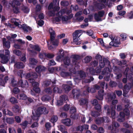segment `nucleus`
<instances>
[{"label":"nucleus","instance_id":"1","mask_svg":"<svg viewBox=\"0 0 133 133\" xmlns=\"http://www.w3.org/2000/svg\"><path fill=\"white\" fill-rule=\"evenodd\" d=\"M78 58L77 55L72 56L71 60L72 61V64H70V59L68 57H66L63 60L64 67L69 69V70L71 72L76 74V72L75 68L77 64V60Z\"/></svg>","mask_w":133,"mask_h":133},{"label":"nucleus","instance_id":"2","mask_svg":"<svg viewBox=\"0 0 133 133\" xmlns=\"http://www.w3.org/2000/svg\"><path fill=\"white\" fill-rule=\"evenodd\" d=\"M38 76L35 72H32L30 74H27L26 75V78H29V82L32 84V85L34 87L33 90L37 93H39L40 92V89L38 87L39 84L35 82V79L37 78Z\"/></svg>","mask_w":133,"mask_h":133},{"label":"nucleus","instance_id":"3","mask_svg":"<svg viewBox=\"0 0 133 133\" xmlns=\"http://www.w3.org/2000/svg\"><path fill=\"white\" fill-rule=\"evenodd\" d=\"M59 0H54L53 3H51L48 7L49 10V14L51 16H54L56 13V12L59 10L60 8L59 5Z\"/></svg>","mask_w":133,"mask_h":133},{"label":"nucleus","instance_id":"4","mask_svg":"<svg viewBox=\"0 0 133 133\" xmlns=\"http://www.w3.org/2000/svg\"><path fill=\"white\" fill-rule=\"evenodd\" d=\"M4 50H0V57L1 59V62L3 64L7 63L9 59L10 52L8 50H5V54H3Z\"/></svg>","mask_w":133,"mask_h":133},{"label":"nucleus","instance_id":"5","mask_svg":"<svg viewBox=\"0 0 133 133\" xmlns=\"http://www.w3.org/2000/svg\"><path fill=\"white\" fill-rule=\"evenodd\" d=\"M49 30L50 35L51 43L55 46H57L59 42L58 40L55 39L56 36L55 31L51 28H50Z\"/></svg>","mask_w":133,"mask_h":133},{"label":"nucleus","instance_id":"6","mask_svg":"<svg viewBox=\"0 0 133 133\" xmlns=\"http://www.w3.org/2000/svg\"><path fill=\"white\" fill-rule=\"evenodd\" d=\"M67 9H64L61 10L59 12L56 14V16L58 17L53 18L52 21L54 23L57 24V22H58L60 21L61 18V16L65 14H68V11Z\"/></svg>","mask_w":133,"mask_h":133},{"label":"nucleus","instance_id":"7","mask_svg":"<svg viewBox=\"0 0 133 133\" xmlns=\"http://www.w3.org/2000/svg\"><path fill=\"white\" fill-rule=\"evenodd\" d=\"M99 1L101 3H94V6L96 8V9H94V10L102 9L104 8L105 6L108 5V2L106 0H99Z\"/></svg>","mask_w":133,"mask_h":133},{"label":"nucleus","instance_id":"8","mask_svg":"<svg viewBox=\"0 0 133 133\" xmlns=\"http://www.w3.org/2000/svg\"><path fill=\"white\" fill-rule=\"evenodd\" d=\"M77 73L78 75L74 79V81L75 83V84L78 83L80 80L84 79L86 77L84 71H77Z\"/></svg>","mask_w":133,"mask_h":133},{"label":"nucleus","instance_id":"9","mask_svg":"<svg viewBox=\"0 0 133 133\" xmlns=\"http://www.w3.org/2000/svg\"><path fill=\"white\" fill-rule=\"evenodd\" d=\"M111 110L110 109L109 107L107 105H105L104 107V110L107 111V114L109 115L111 114V118L112 119H114L115 117V111L114 110L115 108V107L114 106V108L111 107Z\"/></svg>","mask_w":133,"mask_h":133},{"label":"nucleus","instance_id":"10","mask_svg":"<svg viewBox=\"0 0 133 133\" xmlns=\"http://www.w3.org/2000/svg\"><path fill=\"white\" fill-rule=\"evenodd\" d=\"M48 111L46 109L45 107H42L38 108L36 111H35V113H37L38 115H40L42 114H47L48 113Z\"/></svg>","mask_w":133,"mask_h":133},{"label":"nucleus","instance_id":"11","mask_svg":"<svg viewBox=\"0 0 133 133\" xmlns=\"http://www.w3.org/2000/svg\"><path fill=\"white\" fill-rule=\"evenodd\" d=\"M105 12L103 10H101L99 11L97 14H96L94 15L95 19L97 21H101L102 19L101 17L104 16Z\"/></svg>","mask_w":133,"mask_h":133},{"label":"nucleus","instance_id":"12","mask_svg":"<svg viewBox=\"0 0 133 133\" xmlns=\"http://www.w3.org/2000/svg\"><path fill=\"white\" fill-rule=\"evenodd\" d=\"M68 100V97L66 95L62 96L60 97V99L58 100L57 102V105H61L63 104V103Z\"/></svg>","mask_w":133,"mask_h":133},{"label":"nucleus","instance_id":"13","mask_svg":"<svg viewBox=\"0 0 133 133\" xmlns=\"http://www.w3.org/2000/svg\"><path fill=\"white\" fill-rule=\"evenodd\" d=\"M18 27L19 28H22L25 32H28L30 31L31 29L29 26H27L26 24H24L22 25L21 24L19 25Z\"/></svg>","mask_w":133,"mask_h":133},{"label":"nucleus","instance_id":"14","mask_svg":"<svg viewBox=\"0 0 133 133\" xmlns=\"http://www.w3.org/2000/svg\"><path fill=\"white\" fill-rule=\"evenodd\" d=\"M29 66L32 68H34V66L36 65L38 62V61L36 59L34 58H31L29 59Z\"/></svg>","mask_w":133,"mask_h":133},{"label":"nucleus","instance_id":"15","mask_svg":"<svg viewBox=\"0 0 133 133\" xmlns=\"http://www.w3.org/2000/svg\"><path fill=\"white\" fill-rule=\"evenodd\" d=\"M116 98V95L113 93H108L107 94V96L106 98L108 102L110 101L113 99H114Z\"/></svg>","mask_w":133,"mask_h":133},{"label":"nucleus","instance_id":"16","mask_svg":"<svg viewBox=\"0 0 133 133\" xmlns=\"http://www.w3.org/2000/svg\"><path fill=\"white\" fill-rule=\"evenodd\" d=\"M62 122L65 125L68 126L71 125L72 123L70 119L66 118L62 120Z\"/></svg>","mask_w":133,"mask_h":133},{"label":"nucleus","instance_id":"17","mask_svg":"<svg viewBox=\"0 0 133 133\" xmlns=\"http://www.w3.org/2000/svg\"><path fill=\"white\" fill-rule=\"evenodd\" d=\"M72 93L74 99H77L80 95L79 90L78 89H74L73 90Z\"/></svg>","mask_w":133,"mask_h":133},{"label":"nucleus","instance_id":"18","mask_svg":"<svg viewBox=\"0 0 133 133\" xmlns=\"http://www.w3.org/2000/svg\"><path fill=\"white\" fill-rule=\"evenodd\" d=\"M104 94V91L103 90H101L98 91V95L96 98L99 100H102L103 99V97Z\"/></svg>","mask_w":133,"mask_h":133},{"label":"nucleus","instance_id":"19","mask_svg":"<svg viewBox=\"0 0 133 133\" xmlns=\"http://www.w3.org/2000/svg\"><path fill=\"white\" fill-rule=\"evenodd\" d=\"M109 61L106 58H103V61L102 60L99 61V66L101 68H103L106 64H109Z\"/></svg>","mask_w":133,"mask_h":133},{"label":"nucleus","instance_id":"20","mask_svg":"<svg viewBox=\"0 0 133 133\" xmlns=\"http://www.w3.org/2000/svg\"><path fill=\"white\" fill-rule=\"evenodd\" d=\"M19 84L22 88H26L28 86V82L26 81H23L22 80H19Z\"/></svg>","mask_w":133,"mask_h":133},{"label":"nucleus","instance_id":"21","mask_svg":"<svg viewBox=\"0 0 133 133\" xmlns=\"http://www.w3.org/2000/svg\"><path fill=\"white\" fill-rule=\"evenodd\" d=\"M46 68L42 65H39L35 68L36 71L38 73H40L41 72L44 71Z\"/></svg>","mask_w":133,"mask_h":133},{"label":"nucleus","instance_id":"22","mask_svg":"<svg viewBox=\"0 0 133 133\" xmlns=\"http://www.w3.org/2000/svg\"><path fill=\"white\" fill-rule=\"evenodd\" d=\"M32 114L33 116H32V119H31V121H30L29 122L30 124H31L32 122V120H34V121H37L38 120V118L39 115H38L37 113H35H35H34V112H33Z\"/></svg>","mask_w":133,"mask_h":133},{"label":"nucleus","instance_id":"23","mask_svg":"<svg viewBox=\"0 0 133 133\" xmlns=\"http://www.w3.org/2000/svg\"><path fill=\"white\" fill-rule=\"evenodd\" d=\"M3 46L4 48L9 49L10 47V43L9 41H6L5 38L3 39Z\"/></svg>","mask_w":133,"mask_h":133},{"label":"nucleus","instance_id":"24","mask_svg":"<svg viewBox=\"0 0 133 133\" xmlns=\"http://www.w3.org/2000/svg\"><path fill=\"white\" fill-rule=\"evenodd\" d=\"M101 68H96L95 70L93 69V68H90L89 70L90 73L92 75H95V71L97 74L99 73L101 71Z\"/></svg>","mask_w":133,"mask_h":133},{"label":"nucleus","instance_id":"25","mask_svg":"<svg viewBox=\"0 0 133 133\" xmlns=\"http://www.w3.org/2000/svg\"><path fill=\"white\" fill-rule=\"evenodd\" d=\"M86 91H84L83 92V94L84 95H86L88 92H91L92 93H94L95 92V90L94 88H90V87H88L86 88Z\"/></svg>","mask_w":133,"mask_h":133},{"label":"nucleus","instance_id":"26","mask_svg":"<svg viewBox=\"0 0 133 133\" xmlns=\"http://www.w3.org/2000/svg\"><path fill=\"white\" fill-rule=\"evenodd\" d=\"M73 16L72 14L70 15V16H64L62 17L61 16L62 18V22L63 23H66Z\"/></svg>","mask_w":133,"mask_h":133},{"label":"nucleus","instance_id":"27","mask_svg":"<svg viewBox=\"0 0 133 133\" xmlns=\"http://www.w3.org/2000/svg\"><path fill=\"white\" fill-rule=\"evenodd\" d=\"M23 0H13L11 2H10V3L12 6H14L15 5H19L23 1Z\"/></svg>","mask_w":133,"mask_h":133},{"label":"nucleus","instance_id":"28","mask_svg":"<svg viewBox=\"0 0 133 133\" xmlns=\"http://www.w3.org/2000/svg\"><path fill=\"white\" fill-rule=\"evenodd\" d=\"M12 110L14 112L18 114L20 112V108L17 105H15L12 107Z\"/></svg>","mask_w":133,"mask_h":133},{"label":"nucleus","instance_id":"29","mask_svg":"<svg viewBox=\"0 0 133 133\" xmlns=\"http://www.w3.org/2000/svg\"><path fill=\"white\" fill-rule=\"evenodd\" d=\"M81 105H85L87 106L88 103V100L86 99L82 98L79 101Z\"/></svg>","mask_w":133,"mask_h":133},{"label":"nucleus","instance_id":"30","mask_svg":"<svg viewBox=\"0 0 133 133\" xmlns=\"http://www.w3.org/2000/svg\"><path fill=\"white\" fill-rule=\"evenodd\" d=\"M11 22L14 23V24L16 26H19V25L20 24L19 23H21V22L18 19H17L15 18H13L11 19Z\"/></svg>","mask_w":133,"mask_h":133},{"label":"nucleus","instance_id":"31","mask_svg":"<svg viewBox=\"0 0 133 133\" xmlns=\"http://www.w3.org/2000/svg\"><path fill=\"white\" fill-rule=\"evenodd\" d=\"M83 32V31L81 30H77L73 33V35L79 37L82 35Z\"/></svg>","mask_w":133,"mask_h":133},{"label":"nucleus","instance_id":"32","mask_svg":"<svg viewBox=\"0 0 133 133\" xmlns=\"http://www.w3.org/2000/svg\"><path fill=\"white\" fill-rule=\"evenodd\" d=\"M46 53L42 52L39 53V58L42 60V61L43 62L45 59L46 58Z\"/></svg>","mask_w":133,"mask_h":133},{"label":"nucleus","instance_id":"33","mask_svg":"<svg viewBox=\"0 0 133 133\" xmlns=\"http://www.w3.org/2000/svg\"><path fill=\"white\" fill-rule=\"evenodd\" d=\"M17 98L19 99L25 100L27 98L26 96L24 94H20L17 96Z\"/></svg>","mask_w":133,"mask_h":133},{"label":"nucleus","instance_id":"34","mask_svg":"<svg viewBox=\"0 0 133 133\" xmlns=\"http://www.w3.org/2000/svg\"><path fill=\"white\" fill-rule=\"evenodd\" d=\"M119 115L120 117L118 119V121L121 122L124 121L125 120V117L124 113L122 112H120Z\"/></svg>","mask_w":133,"mask_h":133},{"label":"nucleus","instance_id":"35","mask_svg":"<svg viewBox=\"0 0 133 133\" xmlns=\"http://www.w3.org/2000/svg\"><path fill=\"white\" fill-rule=\"evenodd\" d=\"M112 125L114 128V131H116L118 130L117 129L120 126L119 124L116 122L114 120H112Z\"/></svg>","mask_w":133,"mask_h":133},{"label":"nucleus","instance_id":"36","mask_svg":"<svg viewBox=\"0 0 133 133\" xmlns=\"http://www.w3.org/2000/svg\"><path fill=\"white\" fill-rule=\"evenodd\" d=\"M14 66L17 68H22L24 67V65L22 62H18L15 64Z\"/></svg>","mask_w":133,"mask_h":133},{"label":"nucleus","instance_id":"37","mask_svg":"<svg viewBox=\"0 0 133 133\" xmlns=\"http://www.w3.org/2000/svg\"><path fill=\"white\" fill-rule=\"evenodd\" d=\"M96 123L97 124H100L104 122H107V121L104 120V119H102V118H97L95 121Z\"/></svg>","mask_w":133,"mask_h":133},{"label":"nucleus","instance_id":"38","mask_svg":"<svg viewBox=\"0 0 133 133\" xmlns=\"http://www.w3.org/2000/svg\"><path fill=\"white\" fill-rule=\"evenodd\" d=\"M51 99V97L47 95H44L41 98V99L43 101H48Z\"/></svg>","mask_w":133,"mask_h":133},{"label":"nucleus","instance_id":"39","mask_svg":"<svg viewBox=\"0 0 133 133\" xmlns=\"http://www.w3.org/2000/svg\"><path fill=\"white\" fill-rule=\"evenodd\" d=\"M129 87L127 85H125L123 89V95L124 96H125V95L127 94L129 89Z\"/></svg>","mask_w":133,"mask_h":133},{"label":"nucleus","instance_id":"40","mask_svg":"<svg viewBox=\"0 0 133 133\" xmlns=\"http://www.w3.org/2000/svg\"><path fill=\"white\" fill-rule=\"evenodd\" d=\"M62 87L66 92H68L71 89L70 87L67 85L63 84Z\"/></svg>","mask_w":133,"mask_h":133},{"label":"nucleus","instance_id":"41","mask_svg":"<svg viewBox=\"0 0 133 133\" xmlns=\"http://www.w3.org/2000/svg\"><path fill=\"white\" fill-rule=\"evenodd\" d=\"M32 48L38 51H39L41 50V49L39 46L38 45H32L31 46Z\"/></svg>","mask_w":133,"mask_h":133},{"label":"nucleus","instance_id":"42","mask_svg":"<svg viewBox=\"0 0 133 133\" xmlns=\"http://www.w3.org/2000/svg\"><path fill=\"white\" fill-rule=\"evenodd\" d=\"M120 38L119 37H117L115 39H114L113 41L117 45H118V44H119L121 43Z\"/></svg>","mask_w":133,"mask_h":133},{"label":"nucleus","instance_id":"43","mask_svg":"<svg viewBox=\"0 0 133 133\" xmlns=\"http://www.w3.org/2000/svg\"><path fill=\"white\" fill-rule=\"evenodd\" d=\"M61 75L63 77H65L71 75L70 73L68 72H65L63 71H62L61 73Z\"/></svg>","mask_w":133,"mask_h":133},{"label":"nucleus","instance_id":"44","mask_svg":"<svg viewBox=\"0 0 133 133\" xmlns=\"http://www.w3.org/2000/svg\"><path fill=\"white\" fill-rule=\"evenodd\" d=\"M6 121L7 123L9 124H11L14 123V119L12 117L8 118H6Z\"/></svg>","mask_w":133,"mask_h":133},{"label":"nucleus","instance_id":"45","mask_svg":"<svg viewBox=\"0 0 133 133\" xmlns=\"http://www.w3.org/2000/svg\"><path fill=\"white\" fill-rule=\"evenodd\" d=\"M76 1L78 4L80 5H83L86 6L87 5V0H85V2H84L82 0H76Z\"/></svg>","mask_w":133,"mask_h":133},{"label":"nucleus","instance_id":"46","mask_svg":"<svg viewBox=\"0 0 133 133\" xmlns=\"http://www.w3.org/2000/svg\"><path fill=\"white\" fill-rule=\"evenodd\" d=\"M58 118L57 116H52L50 120L51 122L52 123H54L56 122L58 120Z\"/></svg>","mask_w":133,"mask_h":133},{"label":"nucleus","instance_id":"47","mask_svg":"<svg viewBox=\"0 0 133 133\" xmlns=\"http://www.w3.org/2000/svg\"><path fill=\"white\" fill-rule=\"evenodd\" d=\"M124 115L129 117L130 115V112L129 110L127 108H125L123 110V112Z\"/></svg>","mask_w":133,"mask_h":133},{"label":"nucleus","instance_id":"48","mask_svg":"<svg viewBox=\"0 0 133 133\" xmlns=\"http://www.w3.org/2000/svg\"><path fill=\"white\" fill-rule=\"evenodd\" d=\"M64 59V57L58 55L57 56L56 59L57 61L58 62H62L63 59Z\"/></svg>","mask_w":133,"mask_h":133},{"label":"nucleus","instance_id":"49","mask_svg":"<svg viewBox=\"0 0 133 133\" xmlns=\"http://www.w3.org/2000/svg\"><path fill=\"white\" fill-rule=\"evenodd\" d=\"M92 116L94 117H97L100 115L99 113L98 112L95 111H92L91 112Z\"/></svg>","mask_w":133,"mask_h":133},{"label":"nucleus","instance_id":"50","mask_svg":"<svg viewBox=\"0 0 133 133\" xmlns=\"http://www.w3.org/2000/svg\"><path fill=\"white\" fill-rule=\"evenodd\" d=\"M10 102L13 104L17 103L18 101L16 98L14 97H12L10 98Z\"/></svg>","mask_w":133,"mask_h":133},{"label":"nucleus","instance_id":"51","mask_svg":"<svg viewBox=\"0 0 133 133\" xmlns=\"http://www.w3.org/2000/svg\"><path fill=\"white\" fill-rule=\"evenodd\" d=\"M92 59L91 57L90 56H87L84 59V61L85 63H88L90 62Z\"/></svg>","mask_w":133,"mask_h":133},{"label":"nucleus","instance_id":"52","mask_svg":"<svg viewBox=\"0 0 133 133\" xmlns=\"http://www.w3.org/2000/svg\"><path fill=\"white\" fill-rule=\"evenodd\" d=\"M80 116L79 114H72L70 115L71 118L74 119H77Z\"/></svg>","mask_w":133,"mask_h":133},{"label":"nucleus","instance_id":"53","mask_svg":"<svg viewBox=\"0 0 133 133\" xmlns=\"http://www.w3.org/2000/svg\"><path fill=\"white\" fill-rule=\"evenodd\" d=\"M65 52L64 51L63 49L59 50L58 52V55H60L63 57H64L65 53Z\"/></svg>","mask_w":133,"mask_h":133},{"label":"nucleus","instance_id":"54","mask_svg":"<svg viewBox=\"0 0 133 133\" xmlns=\"http://www.w3.org/2000/svg\"><path fill=\"white\" fill-rule=\"evenodd\" d=\"M128 18L130 19L133 18V12L131 11L128 13L127 16Z\"/></svg>","mask_w":133,"mask_h":133},{"label":"nucleus","instance_id":"55","mask_svg":"<svg viewBox=\"0 0 133 133\" xmlns=\"http://www.w3.org/2000/svg\"><path fill=\"white\" fill-rule=\"evenodd\" d=\"M11 5L13 8V11L14 12L16 13H17L19 12V11L18 8L17 6H18V5H15L14 6H12Z\"/></svg>","mask_w":133,"mask_h":133},{"label":"nucleus","instance_id":"56","mask_svg":"<svg viewBox=\"0 0 133 133\" xmlns=\"http://www.w3.org/2000/svg\"><path fill=\"white\" fill-rule=\"evenodd\" d=\"M17 84V82L15 81L14 78H12L11 80V85L13 87L16 86Z\"/></svg>","mask_w":133,"mask_h":133},{"label":"nucleus","instance_id":"57","mask_svg":"<svg viewBox=\"0 0 133 133\" xmlns=\"http://www.w3.org/2000/svg\"><path fill=\"white\" fill-rule=\"evenodd\" d=\"M69 4V3L68 1H62L60 3L61 5L63 6H67Z\"/></svg>","mask_w":133,"mask_h":133},{"label":"nucleus","instance_id":"58","mask_svg":"<svg viewBox=\"0 0 133 133\" xmlns=\"http://www.w3.org/2000/svg\"><path fill=\"white\" fill-rule=\"evenodd\" d=\"M120 36L121 37L122 40L124 41L126 39L127 35L126 34L123 33L120 35Z\"/></svg>","mask_w":133,"mask_h":133},{"label":"nucleus","instance_id":"59","mask_svg":"<svg viewBox=\"0 0 133 133\" xmlns=\"http://www.w3.org/2000/svg\"><path fill=\"white\" fill-rule=\"evenodd\" d=\"M76 108L75 107H72L71 108L70 112V113L72 114L75 113L76 112Z\"/></svg>","mask_w":133,"mask_h":133},{"label":"nucleus","instance_id":"60","mask_svg":"<svg viewBox=\"0 0 133 133\" xmlns=\"http://www.w3.org/2000/svg\"><path fill=\"white\" fill-rule=\"evenodd\" d=\"M53 90L54 92L55 93H61L62 92V91L61 90L59 89L57 87L54 88Z\"/></svg>","mask_w":133,"mask_h":133},{"label":"nucleus","instance_id":"61","mask_svg":"<svg viewBox=\"0 0 133 133\" xmlns=\"http://www.w3.org/2000/svg\"><path fill=\"white\" fill-rule=\"evenodd\" d=\"M14 53L18 56H20L22 54L21 52L19 50H15L13 51Z\"/></svg>","mask_w":133,"mask_h":133},{"label":"nucleus","instance_id":"62","mask_svg":"<svg viewBox=\"0 0 133 133\" xmlns=\"http://www.w3.org/2000/svg\"><path fill=\"white\" fill-rule=\"evenodd\" d=\"M58 129L62 132L64 131L65 128V127L63 125H59L58 126Z\"/></svg>","mask_w":133,"mask_h":133},{"label":"nucleus","instance_id":"63","mask_svg":"<svg viewBox=\"0 0 133 133\" xmlns=\"http://www.w3.org/2000/svg\"><path fill=\"white\" fill-rule=\"evenodd\" d=\"M22 9L24 12L26 13H28L29 11V9L27 7L25 6L22 7Z\"/></svg>","mask_w":133,"mask_h":133},{"label":"nucleus","instance_id":"64","mask_svg":"<svg viewBox=\"0 0 133 133\" xmlns=\"http://www.w3.org/2000/svg\"><path fill=\"white\" fill-rule=\"evenodd\" d=\"M9 133H16L15 129L13 128H9Z\"/></svg>","mask_w":133,"mask_h":133}]
</instances>
